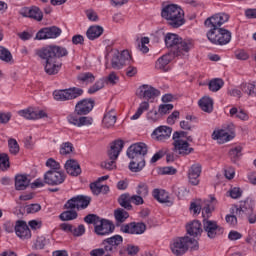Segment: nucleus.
Returning a JSON list of instances; mask_svg holds the SVG:
<instances>
[{
	"instance_id": "53",
	"label": "nucleus",
	"mask_w": 256,
	"mask_h": 256,
	"mask_svg": "<svg viewBox=\"0 0 256 256\" xmlns=\"http://www.w3.org/2000/svg\"><path fill=\"white\" fill-rule=\"evenodd\" d=\"M100 219L101 218L96 214H88L87 216L84 217L85 223H88V225H94V227H96Z\"/></svg>"
},
{
	"instance_id": "11",
	"label": "nucleus",
	"mask_w": 256,
	"mask_h": 256,
	"mask_svg": "<svg viewBox=\"0 0 256 256\" xmlns=\"http://www.w3.org/2000/svg\"><path fill=\"white\" fill-rule=\"evenodd\" d=\"M202 227V230H204L208 239H217V237H221V235L225 233V228L219 226L217 221L208 218L202 220Z\"/></svg>"
},
{
	"instance_id": "61",
	"label": "nucleus",
	"mask_w": 256,
	"mask_h": 256,
	"mask_svg": "<svg viewBox=\"0 0 256 256\" xmlns=\"http://www.w3.org/2000/svg\"><path fill=\"white\" fill-rule=\"evenodd\" d=\"M72 234L74 237H81V235H85V225L80 224L77 228L72 227Z\"/></svg>"
},
{
	"instance_id": "26",
	"label": "nucleus",
	"mask_w": 256,
	"mask_h": 256,
	"mask_svg": "<svg viewBox=\"0 0 256 256\" xmlns=\"http://www.w3.org/2000/svg\"><path fill=\"white\" fill-rule=\"evenodd\" d=\"M114 219H115V227H123V223H125L127 221V219H129V212H127L125 209L123 208H117L116 210H114Z\"/></svg>"
},
{
	"instance_id": "9",
	"label": "nucleus",
	"mask_w": 256,
	"mask_h": 256,
	"mask_svg": "<svg viewBox=\"0 0 256 256\" xmlns=\"http://www.w3.org/2000/svg\"><path fill=\"white\" fill-rule=\"evenodd\" d=\"M123 147H125V142L123 140H115L111 142L110 149L107 151L110 160L102 162L101 167L108 171L115 169V161L119 158L121 151H123Z\"/></svg>"
},
{
	"instance_id": "44",
	"label": "nucleus",
	"mask_w": 256,
	"mask_h": 256,
	"mask_svg": "<svg viewBox=\"0 0 256 256\" xmlns=\"http://www.w3.org/2000/svg\"><path fill=\"white\" fill-rule=\"evenodd\" d=\"M0 59L1 61H5V63H11L13 61V55H11V52L7 48L0 46Z\"/></svg>"
},
{
	"instance_id": "30",
	"label": "nucleus",
	"mask_w": 256,
	"mask_h": 256,
	"mask_svg": "<svg viewBox=\"0 0 256 256\" xmlns=\"http://www.w3.org/2000/svg\"><path fill=\"white\" fill-rule=\"evenodd\" d=\"M102 123L107 129L113 127L115 123H117V115L115 114V110L111 109L108 111L104 115Z\"/></svg>"
},
{
	"instance_id": "54",
	"label": "nucleus",
	"mask_w": 256,
	"mask_h": 256,
	"mask_svg": "<svg viewBox=\"0 0 256 256\" xmlns=\"http://www.w3.org/2000/svg\"><path fill=\"white\" fill-rule=\"evenodd\" d=\"M73 153V144L70 142L63 143L60 147V155H69Z\"/></svg>"
},
{
	"instance_id": "20",
	"label": "nucleus",
	"mask_w": 256,
	"mask_h": 256,
	"mask_svg": "<svg viewBox=\"0 0 256 256\" xmlns=\"http://www.w3.org/2000/svg\"><path fill=\"white\" fill-rule=\"evenodd\" d=\"M18 115H20V117H24V119L29 120L43 119L47 117V113H45V111H36L35 108H27L24 110H20L18 111Z\"/></svg>"
},
{
	"instance_id": "62",
	"label": "nucleus",
	"mask_w": 256,
	"mask_h": 256,
	"mask_svg": "<svg viewBox=\"0 0 256 256\" xmlns=\"http://www.w3.org/2000/svg\"><path fill=\"white\" fill-rule=\"evenodd\" d=\"M177 173V169L173 166H166L161 168V175H175Z\"/></svg>"
},
{
	"instance_id": "59",
	"label": "nucleus",
	"mask_w": 256,
	"mask_h": 256,
	"mask_svg": "<svg viewBox=\"0 0 256 256\" xmlns=\"http://www.w3.org/2000/svg\"><path fill=\"white\" fill-rule=\"evenodd\" d=\"M237 214L236 213H230L227 214L225 217V221L226 223H228V225H231L232 227H235V225H237Z\"/></svg>"
},
{
	"instance_id": "57",
	"label": "nucleus",
	"mask_w": 256,
	"mask_h": 256,
	"mask_svg": "<svg viewBox=\"0 0 256 256\" xmlns=\"http://www.w3.org/2000/svg\"><path fill=\"white\" fill-rule=\"evenodd\" d=\"M147 119L148 121H151V123H157V121L161 119V114L157 112V110H150L147 113Z\"/></svg>"
},
{
	"instance_id": "21",
	"label": "nucleus",
	"mask_w": 256,
	"mask_h": 256,
	"mask_svg": "<svg viewBox=\"0 0 256 256\" xmlns=\"http://www.w3.org/2000/svg\"><path fill=\"white\" fill-rule=\"evenodd\" d=\"M175 55H173L171 52L163 55L160 57L155 64L156 69L159 71H163V73H167V71L171 70V67H169V63L175 59Z\"/></svg>"
},
{
	"instance_id": "29",
	"label": "nucleus",
	"mask_w": 256,
	"mask_h": 256,
	"mask_svg": "<svg viewBox=\"0 0 256 256\" xmlns=\"http://www.w3.org/2000/svg\"><path fill=\"white\" fill-rule=\"evenodd\" d=\"M233 137L235 136L229 134V132H226L225 130L214 131L212 134V139L218 141V143L220 144L227 143V141H231Z\"/></svg>"
},
{
	"instance_id": "2",
	"label": "nucleus",
	"mask_w": 256,
	"mask_h": 256,
	"mask_svg": "<svg viewBox=\"0 0 256 256\" xmlns=\"http://www.w3.org/2000/svg\"><path fill=\"white\" fill-rule=\"evenodd\" d=\"M95 107V100L86 98L77 102L74 113L68 115L67 121L75 127L93 125V118L81 115H89Z\"/></svg>"
},
{
	"instance_id": "18",
	"label": "nucleus",
	"mask_w": 256,
	"mask_h": 256,
	"mask_svg": "<svg viewBox=\"0 0 256 256\" xmlns=\"http://www.w3.org/2000/svg\"><path fill=\"white\" fill-rule=\"evenodd\" d=\"M61 33H63V31L57 26L44 27L37 32L35 39H38V41H43L44 39H57Z\"/></svg>"
},
{
	"instance_id": "47",
	"label": "nucleus",
	"mask_w": 256,
	"mask_h": 256,
	"mask_svg": "<svg viewBox=\"0 0 256 256\" xmlns=\"http://www.w3.org/2000/svg\"><path fill=\"white\" fill-rule=\"evenodd\" d=\"M136 193L137 195H140V197H147L149 195V186H147L145 183L141 182L138 184L136 188Z\"/></svg>"
},
{
	"instance_id": "14",
	"label": "nucleus",
	"mask_w": 256,
	"mask_h": 256,
	"mask_svg": "<svg viewBox=\"0 0 256 256\" xmlns=\"http://www.w3.org/2000/svg\"><path fill=\"white\" fill-rule=\"evenodd\" d=\"M65 179H67V175L60 170H48L44 174V183H46V185H51L52 187L65 183Z\"/></svg>"
},
{
	"instance_id": "55",
	"label": "nucleus",
	"mask_w": 256,
	"mask_h": 256,
	"mask_svg": "<svg viewBox=\"0 0 256 256\" xmlns=\"http://www.w3.org/2000/svg\"><path fill=\"white\" fill-rule=\"evenodd\" d=\"M202 167L201 164H193L188 170V175H195L196 177H201Z\"/></svg>"
},
{
	"instance_id": "31",
	"label": "nucleus",
	"mask_w": 256,
	"mask_h": 256,
	"mask_svg": "<svg viewBox=\"0 0 256 256\" xmlns=\"http://www.w3.org/2000/svg\"><path fill=\"white\" fill-rule=\"evenodd\" d=\"M200 109L205 113H213V99L209 96H204L198 102Z\"/></svg>"
},
{
	"instance_id": "17",
	"label": "nucleus",
	"mask_w": 256,
	"mask_h": 256,
	"mask_svg": "<svg viewBox=\"0 0 256 256\" xmlns=\"http://www.w3.org/2000/svg\"><path fill=\"white\" fill-rule=\"evenodd\" d=\"M123 244V236L116 234L102 241L101 245L104 247L106 253H117L119 245Z\"/></svg>"
},
{
	"instance_id": "58",
	"label": "nucleus",
	"mask_w": 256,
	"mask_h": 256,
	"mask_svg": "<svg viewBox=\"0 0 256 256\" xmlns=\"http://www.w3.org/2000/svg\"><path fill=\"white\" fill-rule=\"evenodd\" d=\"M153 197H154V199H156V201H159V203H167L168 197L165 196L164 193H161V191H159V189H154Z\"/></svg>"
},
{
	"instance_id": "8",
	"label": "nucleus",
	"mask_w": 256,
	"mask_h": 256,
	"mask_svg": "<svg viewBox=\"0 0 256 256\" xmlns=\"http://www.w3.org/2000/svg\"><path fill=\"white\" fill-rule=\"evenodd\" d=\"M255 202L249 198L240 201L239 205H233L230 213H235L238 219H248L249 223H256V213L253 211Z\"/></svg>"
},
{
	"instance_id": "33",
	"label": "nucleus",
	"mask_w": 256,
	"mask_h": 256,
	"mask_svg": "<svg viewBox=\"0 0 256 256\" xmlns=\"http://www.w3.org/2000/svg\"><path fill=\"white\" fill-rule=\"evenodd\" d=\"M118 203L126 209V211H131L133 209V205H131V195L129 193L121 194L118 198Z\"/></svg>"
},
{
	"instance_id": "64",
	"label": "nucleus",
	"mask_w": 256,
	"mask_h": 256,
	"mask_svg": "<svg viewBox=\"0 0 256 256\" xmlns=\"http://www.w3.org/2000/svg\"><path fill=\"white\" fill-rule=\"evenodd\" d=\"M38 211H41V206L39 204H30L26 206L27 213H38Z\"/></svg>"
},
{
	"instance_id": "49",
	"label": "nucleus",
	"mask_w": 256,
	"mask_h": 256,
	"mask_svg": "<svg viewBox=\"0 0 256 256\" xmlns=\"http://www.w3.org/2000/svg\"><path fill=\"white\" fill-rule=\"evenodd\" d=\"M173 104H160L158 107V113H160V117L163 115H169L171 111H173Z\"/></svg>"
},
{
	"instance_id": "1",
	"label": "nucleus",
	"mask_w": 256,
	"mask_h": 256,
	"mask_svg": "<svg viewBox=\"0 0 256 256\" xmlns=\"http://www.w3.org/2000/svg\"><path fill=\"white\" fill-rule=\"evenodd\" d=\"M36 55L44 61V71L47 75H57L63 67L60 59L69 55V50L64 46L48 45L36 50Z\"/></svg>"
},
{
	"instance_id": "36",
	"label": "nucleus",
	"mask_w": 256,
	"mask_h": 256,
	"mask_svg": "<svg viewBox=\"0 0 256 256\" xmlns=\"http://www.w3.org/2000/svg\"><path fill=\"white\" fill-rule=\"evenodd\" d=\"M49 243H51V240H49V238H46L45 236H39L36 239L34 245L32 246V249H35L36 251L45 249V247H47Z\"/></svg>"
},
{
	"instance_id": "24",
	"label": "nucleus",
	"mask_w": 256,
	"mask_h": 256,
	"mask_svg": "<svg viewBox=\"0 0 256 256\" xmlns=\"http://www.w3.org/2000/svg\"><path fill=\"white\" fill-rule=\"evenodd\" d=\"M64 169L68 175H71V177H79V174L81 173V165H79V162L75 159L67 160Z\"/></svg>"
},
{
	"instance_id": "32",
	"label": "nucleus",
	"mask_w": 256,
	"mask_h": 256,
	"mask_svg": "<svg viewBox=\"0 0 256 256\" xmlns=\"http://www.w3.org/2000/svg\"><path fill=\"white\" fill-rule=\"evenodd\" d=\"M103 35V27L101 26H90L86 32V36L90 41H95Z\"/></svg>"
},
{
	"instance_id": "40",
	"label": "nucleus",
	"mask_w": 256,
	"mask_h": 256,
	"mask_svg": "<svg viewBox=\"0 0 256 256\" xmlns=\"http://www.w3.org/2000/svg\"><path fill=\"white\" fill-rule=\"evenodd\" d=\"M78 81H81V83H85L86 85H89V83H93L95 81V75L91 72H84L77 76Z\"/></svg>"
},
{
	"instance_id": "46",
	"label": "nucleus",
	"mask_w": 256,
	"mask_h": 256,
	"mask_svg": "<svg viewBox=\"0 0 256 256\" xmlns=\"http://www.w3.org/2000/svg\"><path fill=\"white\" fill-rule=\"evenodd\" d=\"M64 209L70 210V211H79V205L77 203V196L72 197L64 204Z\"/></svg>"
},
{
	"instance_id": "22",
	"label": "nucleus",
	"mask_w": 256,
	"mask_h": 256,
	"mask_svg": "<svg viewBox=\"0 0 256 256\" xmlns=\"http://www.w3.org/2000/svg\"><path fill=\"white\" fill-rule=\"evenodd\" d=\"M161 92L152 86L144 84L139 87L138 97L141 99H154V97H159Z\"/></svg>"
},
{
	"instance_id": "34",
	"label": "nucleus",
	"mask_w": 256,
	"mask_h": 256,
	"mask_svg": "<svg viewBox=\"0 0 256 256\" xmlns=\"http://www.w3.org/2000/svg\"><path fill=\"white\" fill-rule=\"evenodd\" d=\"M243 147L241 146H235L234 148H231L229 150V157L232 161V163H237L239 161V158H241L243 156Z\"/></svg>"
},
{
	"instance_id": "23",
	"label": "nucleus",
	"mask_w": 256,
	"mask_h": 256,
	"mask_svg": "<svg viewBox=\"0 0 256 256\" xmlns=\"http://www.w3.org/2000/svg\"><path fill=\"white\" fill-rule=\"evenodd\" d=\"M20 15H22V17L35 19V21H43V12L37 6H33L32 8H22L20 10Z\"/></svg>"
},
{
	"instance_id": "42",
	"label": "nucleus",
	"mask_w": 256,
	"mask_h": 256,
	"mask_svg": "<svg viewBox=\"0 0 256 256\" xmlns=\"http://www.w3.org/2000/svg\"><path fill=\"white\" fill-rule=\"evenodd\" d=\"M225 85V82L221 78H215L209 82V89L210 91H213L214 93L219 91L221 87Z\"/></svg>"
},
{
	"instance_id": "12",
	"label": "nucleus",
	"mask_w": 256,
	"mask_h": 256,
	"mask_svg": "<svg viewBox=\"0 0 256 256\" xmlns=\"http://www.w3.org/2000/svg\"><path fill=\"white\" fill-rule=\"evenodd\" d=\"M53 95L56 101H72L83 95V89L72 87L64 90H55Z\"/></svg>"
},
{
	"instance_id": "39",
	"label": "nucleus",
	"mask_w": 256,
	"mask_h": 256,
	"mask_svg": "<svg viewBox=\"0 0 256 256\" xmlns=\"http://www.w3.org/2000/svg\"><path fill=\"white\" fill-rule=\"evenodd\" d=\"M215 205H217V199L215 197H211L210 201L204 202L202 211L209 215V213H213V211H215Z\"/></svg>"
},
{
	"instance_id": "3",
	"label": "nucleus",
	"mask_w": 256,
	"mask_h": 256,
	"mask_svg": "<svg viewBox=\"0 0 256 256\" xmlns=\"http://www.w3.org/2000/svg\"><path fill=\"white\" fill-rule=\"evenodd\" d=\"M165 45L175 57H189V51L195 47L193 40L183 39L177 34L167 33Z\"/></svg>"
},
{
	"instance_id": "48",
	"label": "nucleus",
	"mask_w": 256,
	"mask_h": 256,
	"mask_svg": "<svg viewBox=\"0 0 256 256\" xmlns=\"http://www.w3.org/2000/svg\"><path fill=\"white\" fill-rule=\"evenodd\" d=\"M103 87H105V80L100 79L96 81L95 84L88 89V93L89 95H93V93H97V91H101Z\"/></svg>"
},
{
	"instance_id": "50",
	"label": "nucleus",
	"mask_w": 256,
	"mask_h": 256,
	"mask_svg": "<svg viewBox=\"0 0 256 256\" xmlns=\"http://www.w3.org/2000/svg\"><path fill=\"white\" fill-rule=\"evenodd\" d=\"M112 69H123V62H121V58L119 57V52L115 53L111 60Z\"/></svg>"
},
{
	"instance_id": "6",
	"label": "nucleus",
	"mask_w": 256,
	"mask_h": 256,
	"mask_svg": "<svg viewBox=\"0 0 256 256\" xmlns=\"http://www.w3.org/2000/svg\"><path fill=\"white\" fill-rule=\"evenodd\" d=\"M173 255L182 256L186 251H199V241L189 236L178 237L170 245Z\"/></svg>"
},
{
	"instance_id": "43",
	"label": "nucleus",
	"mask_w": 256,
	"mask_h": 256,
	"mask_svg": "<svg viewBox=\"0 0 256 256\" xmlns=\"http://www.w3.org/2000/svg\"><path fill=\"white\" fill-rule=\"evenodd\" d=\"M148 110H149V102H147V101L142 102L139 105L136 113L131 117L132 121L139 119V117H141V115H143V112L148 111Z\"/></svg>"
},
{
	"instance_id": "63",
	"label": "nucleus",
	"mask_w": 256,
	"mask_h": 256,
	"mask_svg": "<svg viewBox=\"0 0 256 256\" xmlns=\"http://www.w3.org/2000/svg\"><path fill=\"white\" fill-rule=\"evenodd\" d=\"M130 199L131 203H133L134 205H143V203H145V200H143L144 198L139 194H134L130 196Z\"/></svg>"
},
{
	"instance_id": "35",
	"label": "nucleus",
	"mask_w": 256,
	"mask_h": 256,
	"mask_svg": "<svg viewBox=\"0 0 256 256\" xmlns=\"http://www.w3.org/2000/svg\"><path fill=\"white\" fill-rule=\"evenodd\" d=\"M230 115L231 117H236L241 121H249V114H247L243 109L238 110L237 107L230 109Z\"/></svg>"
},
{
	"instance_id": "10",
	"label": "nucleus",
	"mask_w": 256,
	"mask_h": 256,
	"mask_svg": "<svg viewBox=\"0 0 256 256\" xmlns=\"http://www.w3.org/2000/svg\"><path fill=\"white\" fill-rule=\"evenodd\" d=\"M207 38L213 45H227L231 42V31L225 28L209 30L207 32Z\"/></svg>"
},
{
	"instance_id": "4",
	"label": "nucleus",
	"mask_w": 256,
	"mask_h": 256,
	"mask_svg": "<svg viewBox=\"0 0 256 256\" xmlns=\"http://www.w3.org/2000/svg\"><path fill=\"white\" fill-rule=\"evenodd\" d=\"M147 151V144L143 142L132 144L127 149V157L132 160L129 164V169L132 171V173H139V171H143V167H145V155H147Z\"/></svg>"
},
{
	"instance_id": "56",
	"label": "nucleus",
	"mask_w": 256,
	"mask_h": 256,
	"mask_svg": "<svg viewBox=\"0 0 256 256\" xmlns=\"http://www.w3.org/2000/svg\"><path fill=\"white\" fill-rule=\"evenodd\" d=\"M46 167H50V171H60L61 169V164L53 158H49L46 161Z\"/></svg>"
},
{
	"instance_id": "5",
	"label": "nucleus",
	"mask_w": 256,
	"mask_h": 256,
	"mask_svg": "<svg viewBox=\"0 0 256 256\" xmlns=\"http://www.w3.org/2000/svg\"><path fill=\"white\" fill-rule=\"evenodd\" d=\"M161 17L174 29H179V27L185 25V13L183 9L176 4L164 6L161 11Z\"/></svg>"
},
{
	"instance_id": "60",
	"label": "nucleus",
	"mask_w": 256,
	"mask_h": 256,
	"mask_svg": "<svg viewBox=\"0 0 256 256\" xmlns=\"http://www.w3.org/2000/svg\"><path fill=\"white\" fill-rule=\"evenodd\" d=\"M232 199H239L243 195V191L239 187H234L228 191Z\"/></svg>"
},
{
	"instance_id": "16",
	"label": "nucleus",
	"mask_w": 256,
	"mask_h": 256,
	"mask_svg": "<svg viewBox=\"0 0 256 256\" xmlns=\"http://www.w3.org/2000/svg\"><path fill=\"white\" fill-rule=\"evenodd\" d=\"M147 231V225L143 222H130L121 226L120 233L127 235H143Z\"/></svg>"
},
{
	"instance_id": "7",
	"label": "nucleus",
	"mask_w": 256,
	"mask_h": 256,
	"mask_svg": "<svg viewBox=\"0 0 256 256\" xmlns=\"http://www.w3.org/2000/svg\"><path fill=\"white\" fill-rule=\"evenodd\" d=\"M173 146L175 151H178L179 155H191L193 148H191L190 143H193V136H189L188 132L185 131H176L173 133Z\"/></svg>"
},
{
	"instance_id": "25",
	"label": "nucleus",
	"mask_w": 256,
	"mask_h": 256,
	"mask_svg": "<svg viewBox=\"0 0 256 256\" xmlns=\"http://www.w3.org/2000/svg\"><path fill=\"white\" fill-rule=\"evenodd\" d=\"M187 234L190 237H201V233H203V225L201 221L194 220L186 225Z\"/></svg>"
},
{
	"instance_id": "13",
	"label": "nucleus",
	"mask_w": 256,
	"mask_h": 256,
	"mask_svg": "<svg viewBox=\"0 0 256 256\" xmlns=\"http://www.w3.org/2000/svg\"><path fill=\"white\" fill-rule=\"evenodd\" d=\"M227 21H229V14L221 12L207 18L204 25L210 29V31H217V29H221V25H225Z\"/></svg>"
},
{
	"instance_id": "45",
	"label": "nucleus",
	"mask_w": 256,
	"mask_h": 256,
	"mask_svg": "<svg viewBox=\"0 0 256 256\" xmlns=\"http://www.w3.org/2000/svg\"><path fill=\"white\" fill-rule=\"evenodd\" d=\"M11 167L9 163V155L7 153H0V169L1 171H7Z\"/></svg>"
},
{
	"instance_id": "19",
	"label": "nucleus",
	"mask_w": 256,
	"mask_h": 256,
	"mask_svg": "<svg viewBox=\"0 0 256 256\" xmlns=\"http://www.w3.org/2000/svg\"><path fill=\"white\" fill-rule=\"evenodd\" d=\"M14 231L20 239H31V230L29 229L27 222L23 220L16 221Z\"/></svg>"
},
{
	"instance_id": "41",
	"label": "nucleus",
	"mask_w": 256,
	"mask_h": 256,
	"mask_svg": "<svg viewBox=\"0 0 256 256\" xmlns=\"http://www.w3.org/2000/svg\"><path fill=\"white\" fill-rule=\"evenodd\" d=\"M78 214L75 210H68L64 211L60 214L59 218L61 221H73L74 219H77Z\"/></svg>"
},
{
	"instance_id": "37",
	"label": "nucleus",
	"mask_w": 256,
	"mask_h": 256,
	"mask_svg": "<svg viewBox=\"0 0 256 256\" xmlns=\"http://www.w3.org/2000/svg\"><path fill=\"white\" fill-rule=\"evenodd\" d=\"M241 91L246 93L249 97H256V83H243L241 84Z\"/></svg>"
},
{
	"instance_id": "27",
	"label": "nucleus",
	"mask_w": 256,
	"mask_h": 256,
	"mask_svg": "<svg viewBox=\"0 0 256 256\" xmlns=\"http://www.w3.org/2000/svg\"><path fill=\"white\" fill-rule=\"evenodd\" d=\"M171 133H173V128L168 126H160L154 130L153 135L156 136L158 141H165L171 137Z\"/></svg>"
},
{
	"instance_id": "51",
	"label": "nucleus",
	"mask_w": 256,
	"mask_h": 256,
	"mask_svg": "<svg viewBox=\"0 0 256 256\" xmlns=\"http://www.w3.org/2000/svg\"><path fill=\"white\" fill-rule=\"evenodd\" d=\"M8 147L9 151L12 155H17L19 153V143H17V140L11 138L8 140Z\"/></svg>"
},
{
	"instance_id": "38",
	"label": "nucleus",
	"mask_w": 256,
	"mask_h": 256,
	"mask_svg": "<svg viewBox=\"0 0 256 256\" xmlns=\"http://www.w3.org/2000/svg\"><path fill=\"white\" fill-rule=\"evenodd\" d=\"M76 199L78 203V211L79 209H87L91 204V197L89 196L77 195Z\"/></svg>"
},
{
	"instance_id": "15",
	"label": "nucleus",
	"mask_w": 256,
	"mask_h": 256,
	"mask_svg": "<svg viewBox=\"0 0 256 256\" xmlns=\"http://www.w3.org/2000/svg\"><path fill=\"white\" fill-rule=\"evenodd\" d=\"M115 231V224L111 220L99 219V222L94 227V232L100 237H105V235H111Z\"/></svg>"
},
{
	"instance_id": "52",
	"label": "nucleus",
	"mask_w": 256,
	"mask_h": 256,
	"mask_svg": "<svg viewBox=\"0 0 256 256\" xmlns=\"http://www.w3.org/2000/svg\"><path fill=\"white\" fill-rule=\"evenodd\" d=\"M120 61L122 65L125 67V65H129L131 63V54L129 53V50H124L119 54Z\"/></svg>"
},
{
	"instance_id": "28",
	"label": "nucleus",
	"mask_w": 256,
	"mask_h": 256,
	"mask_svg": "<svg viewBox=\"0 0 256 256\" xmlns=\"http://www.w3.org/2000/svg\"><path fill=\"white\" fill-rule=\"evenodd\" d=\"M31 180L27 175H16L15 177V189L16 191H25L29 187Z\"/></svg>"
}]
</instances>
